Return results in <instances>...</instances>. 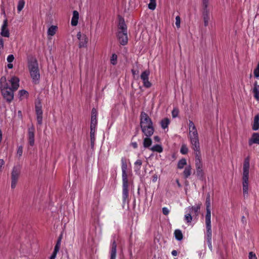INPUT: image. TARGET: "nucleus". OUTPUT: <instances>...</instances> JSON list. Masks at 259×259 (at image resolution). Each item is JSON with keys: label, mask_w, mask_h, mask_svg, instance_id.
I'll use <instances>...</instances> for the list:
<instances>
[{"label": "nucleus", "mask_w": 259, "mask_h": 259, "mask_svg": "<svg viewBox=\"0 0 259 259\" xmlns=\"http://www.w3.org/2000/svg\"><path fill=\"white\" fill-rule=\"evenodd\" d=\"M9 82L11 84V87L5 76H2L0 79V89L2 95L9 103L13 100L14 92L17 90L19 87V79L16 76H13L9 80Z\"/></svg>", "instance_id": "obj_1"}, {"label": "nucleus", "mask_w": 259, "mask_h": 259, "mask_svg": "<svg viewBox=\"0 0 259 259\" xmlns=\"http://www.w3.org/2000/svg\"><path fill=\"white\" fill-rule=\"evenodd\" d=\"M121 169H122V198L123 201L125 202L128 197V180L126 170L127 165L126 160L125 157H122L121 159Z\"/></svg>", "instance_id": "obj_2"}, {"label": "nucleus", "mask_w": 259, "mask_h": 259, "mask_svg": "<svg viewBox=\"0 0 259 259\" xmlns=\"http://www.w3.org/2000/svg\"><path fill=\"white\" fill-rule=\"evenodd\" d=\"M117 37L120 45L124 46L127 44V28L124 19L122 17L119 19Z\"/></svg>", "instance_id": "obj_3"}, {"label": "nucleus", "mask_w": 259, "mask_h": 259, "mask_svg": "<svg viewBox=\"0 0 259 259\" xmlns=\"http://www.w3.org/2000/svg\"><path fill=\"white\" fill-rule=\"evenodd\" d=\"M28 67L33 82L36 83L40 78L39 70L36 59L33 58L29 61Z\"/></svg>", "instance_id": "obj_4"}, {"label": "nucleus", "mask_w": 259, "mask_h": 259, "mask_svg": "<svg viewBox=\"0 0 259 259\" xmlns=\"http://www.w3.org/2000/svg\"><path fill=\"white\" fill-rule=\"evenodd\" d=\"M249 169V159L247 157L245 159L243 167V191L244 194H248V177Z\"/></svg>", "instance_id": "obj_5"}, {"label": "nucleus", "mask_w": 259, "mask_h": 259, "mask_svg": "<svg viewBox=\"0 0 259 259\" xmlns=\"http://www.w3.org/2000/svg\"><path fill=\"white\" fill-rule=\"evenodd\" d=\"M189 138L192 146H195V147H197L196 145H200L198 134L194 122L190 120H189Z\"/></svg>", "instance_id": "obj_6"}, {"label": "nucleus", "mask_w": 259, "mask_h": 259, "mask_svg": "<svg viewBox=\"0 0 259 259\" xmlns=\"http://www.w3.org/2000/svg\"><path fill=\"white\" fill-rule=\"evenodd\" d=\"M206 205V214H205V224H211V209H210V194L208 193L206 198L205 201Z\"/></svg>", "instance_id": "obj_7"}, {"label": "nucleus", "mask_w": 259, "mask_h": 259, "mask_svg": "<svg viewBox=\"0 0 259 259\" xmlns=\"http://www.w3.org/2000/svg\"><path fill=\"white\" fill-rule=\"evenodd\" d=\"M35 111L36 114V120L37 124L41 125L42 123V106L40 100H38L37 102L35 103Z\"/></svg>", "instance_id": "obj_8"}, {"label": "nucleus", "mask_w": 259, "mask_h": 259, "mask_svg": "<svg viewBox=\"0 0 259 259\" xmlns=\"http://www.w3.org/2000/svg\"><path fill=\"white\" fill-rule=\"evenodd\" d=\"M192 146V148L195 152V167L196 168L202 167V162L201 160V155L200 151V145Z\"/></svg>", "instance_id": "obj_9"}, {"label": "nucleus", "mask_w": 259, "mask_h": 259, "mask_svg": "<svg viewBox=\"0 0 259 259\" xmlns=\"http://www.w3.org/2000/svg\"><path fill=\"white\" fill-rule=\"evenodd\" d=\"M20 174V169L16 166H14L13 168L12 171V176H11V179H12V182H11V188L12 189H14L16 186V184L18 180V178L19 177V175Z\"/></svg>", "instance_id": "obj_10"}, {"label": "nucleus", "mask_w": 259, "mask_h": 259, "mask_svg": "<svg viewBox=\"0 0 259 259\" xmlns=\"http://www.w3.org/2000/svg\"><path fill=\"white\" fill-rule=\"evenodd\" d=\"M150 73L149 70H146L141 73L140 76L143 82V85L146 88H150L152 86V83L149 81Z\"/></svg>", "instance_id": "obj_11"}, {"label": "nucleus", "mask_w": 259, "mask_h": 259, "mask_svg": "<svg viewBox=\"0 0 259 259\" xmlns=\"http://www.w3.org/2000/svg\"><path fill=\"white\" fill-rule=\"evenodd\" d=\"M153 122L148 115L145 112H141L140 114V125L142 126L143 125H147L149 124H153Z\"/></svg>", "instance_id": "obj_12"}, {"label": "nucleus", "mask_w": 259, "mask_h": 259, "mask_svg": "<svg viewBox=\"0 0 259 259\" xmlns=\"http://www.w3.org/2000/svg\"><path fill=\"white\" fill-rule=\"evenodd\" d=\"M142 133L146 137H151L154 132V128L153 124H149L140 126Z\"/></svg>", "instance_id": "obj_13"}, {"label": "nucleus", "mask_w": 259, "mask_h": 259, "mask_svg": "<svg viewBox=\"0 0 259 259\" xmlns=\"http://www.w3.org/2000/svg\"><path fill=\"white\" fill-rule=\"evenodd\" d=\"M34 132L35 129L33 125L28 129V143L31 146H33L34 145Z\"/></svg>", "instance_id": "obj_14"}, {"label": "nucleus", "mask_w": 259, "mask_h": 259, "mask_svg": "<svg viewBox=\"0 0 259 259\" xmlns=\"http://www.w3.org/2000/svg\"><path fill=\"white\" fill-rule=\"evenodd\" d=\"M77 38L79 40V48H84L86 47L88 44V39L87 36L84 34L82 35L80 32H79L77 34Z\"/></svg>", "instance_id": "obj_15"}, {"label": "nucleus", "mask_w": 259, "mask_h": 259, "mask_svg": "<svg viewBox=\"0 0 259 259\" xmlns=\"http://www.w3.org/2000/svg\"><path fill=\"white\" fill-rule=\"evenodd\" d=\"M206 239L209 248H212V245H211L212 231H211V224L206 225Z\"/></svg>", "instance_id": "obj_16"}, {"label": "nucleus", "mask_w": 259, "mask_h": 259, "mask_svg": "<svg viewBox=\"0 0 259 259\" xmlns=\"http://www.w3.org/2000/svg\"><path fill=\"white\" fill-rule=\"evenodd\" d=\"M8 20L6 19L4 20L1 28V34L2 36L6 37H9L10 36V32L8 28Z\"/></svg>", "instance_id": "obj_17"}, {"label": "nucleus", "mask_w": 259, "mask_h": 259, "mask_svg": "<svg viewBox=\"0 0 259 259\" xmlns=\"http://www.w3.org/2000/svg\"><path fill=\"white\" fill-rule=\"evenodd\" d=\"M113 240L111 244V248L110 250V259H116V251H117V244L115 240V236L114 237Z\"/></svg>", "instance_id": "obj_18"}, {"label": "nucleus", "mask_w": 259, "mask_h": 259, "mask_svg": "<svg viewBox=\"0 0 259 259\" xmlns=\"http://www.w3.org/2000/svg\"><path fill=\"white\" fill-rule=\"evenodd\" d=\"M202 17L204 20V25L206 27L208 25L209 20V10L207 8H203L202 11Z\"/></svg>", "instance_id": "obj_19"}, {"label": "nucleus", "mask_w": 259, "mask_h": 259, "mask_svg": "<svg viewBox=\"0 0 259 259\" xmlns=\"http://www.w3.org/2000/svg\"><path fill=\"white\" fill-rule=\"evenodd\" d=\"M97 111L96 108H93L92 110L91 125L90 126H96L97 124Z\"/></svg>", "instance_id": "obj_20"}, {"label": "nucleus", "mask_w": 259, "mask_h": 259, "mask_svg": "<svg viewBox=\"0 0 259 259\" xmlns=\"http://www.w3.org/2000/svg\"><path fill=\"white\" fill-rule=\"evenodd\" d=\"M253 144H259V133H253L251 138L249 139L248 145L251 146Z\"/></svg>", "instance_id": "obj_21"}, {"label": "nucleus", "mask_w": 259, "mask_h": 259, "mask_svg": "<svg viewBox=\"0 0 259 259\" xmlns=\"http://www.w3.org/2000/svg\"><path fill=\"white\" fill-rule=\"evenodd\" d=\"M252 93L253 94L254 98L257 101H259V84H257V82L256 81H255L253 83Z\"/></svg>", "instance_id": "obj_22"}, {"label": "nucleus", "mask_w": 259, "mask_h": 259, "mask_svg": "<svg viewBox=\"0 0 259 259\" xmlns=\"http://www.w3.org/2000/svg\"><path fill=\"white\" fill-rule=\"evenodd\" d=\"M79 18V13L78 12L74 10L73 12V16L71 21V24L73 26H75L77 25L78 23V20Z\"/></svg>", "instance_id": "obj_23"}, {"label": "nucleus", "mask_w": 259, "mask_h": 259, "mask_svg": "<svg viewBox=\"0 0 259 259\" xmlns=\"http://www.w3.org/2000/svg\"><path fill=\"white\" fill-rule=\"evenodd\" d=\"M252 128L253 131H257L259 128V114H256L254 117Z\"/></svg>", "instance_id": "obj_24"}, {"label": "nucleus", "mask_w": 259, "mask_h": 259, "mask_svg": "<svg viewBox=\"0 0 259 259\" xmlns=\"http://www.w3.org/2000/svg\"><path fill=\"white\" fill-rule=\"evenodd\" d=\"M196 176L198 179L203 181L204 177V174L202 169V167L196 168Z\"/></svg>", "instance_id": "obj_25"}, {"label": "nucleus", "mask_w": 259, "mask_h": 259, "mask_svg": "<svg viewBox=\"0 0 259 259\" xmlns=\"http://www.w3.org/2000/svg\"><path fill=\"white\" fill-rule=\"evenodd\" d=\"M170 123V120L168 118H164L160 121V125L163 129H165Z\"/></svg>", "instance_id": "obj_26"}, {"label": "nucleus", "mask_w": 259, "mask_h": 259, "mask_svg": "<svg viewBox=\"0 0 259 259\" xmlns=\"http://www.w3.org/2000/svg\"><path fill=\"white\" fill-rule=\"evenodd\" d=\"M150 137H146L143 140V146L145 148H149L152 144V140Z\"/></svg>", "instance_id": "obj_27"}, {"label": "nucleus", "mask_w": 259, "mask_h": 259, "mask_svg": "<svg viewBox=\"0 0 259 259\" xmlns=\"http://www.w3.org/2000/svg\"><path fill=\"white\" fill-rule=\"evenodd\" d=\"M58 27L57 26L52 25L48 29L47 33L49 35L53 36L55 34Z\"/></svg>", "instance_id": "obj_28"}, {"label": "nucleus", "mask_w": 259, "mask_h": 259, "mask_svg": "<svg viewBox=\"0 0 259 259\" xmlns=\"http://www.w3.org/2000/svg\"><path fill=\"white\" fill-rule=\"evenodd\" d=\"M191 166L190 165L186 166L185 168V169L183 171L184 177L185 179L188 178L191 175Z\"/></svg>", "instance_id": "obj_29"}, {"label": "nucleus", "mask_w": 259, "mask_h": 259, "mask_svg": "<svg viewBox=\"0 0 259 259\" xmlns=\"http://www.w3.org/2000/svg\"><path fill=\"white\" fill-rule=\"evenodd\" d=\"M174 235L176 239L177 240L181 241L183 239V235L182 231L180 230H176L174 232Z\"/></svg>", "instance_id": "obj_30"}, {"label": "nucleus", "mask_w": 259, "mask_h": 259, "mask_svg": "<svg viewBox=\"0 0 259 259\" xmlns=\"http://www.w3.org/2000/svg\"><path fill=\"white\" fill-rule=\"evenodd\" d=\"M153 152L161 153L163 151V148L161 145L156 144L150 149Z\"/></svg>", "instance_id": "obj_31"}, {"label": "nucleus", "mask_w": 259, "mask_h": 259, "mask_svg": "<svg viewBox=\"0 0 259 259\" xmlns=\"http://www.w3.org/2000/svg\"><path fill=\"white\" fill-rule=\"evenodd\" d=\"M28 94V92L25 90H20L18 92L19 98L20 100H22L24 97L27 98Z\"/></svg>", "instance_id": "obj_32"}, {"label": "nucleus", "mask_w": 259, "mask_h": 259, "mask_svg": "<svg viewBox=\"0 0 259 259\" xmlns=\"http://www.w3.org/2000/svg\"><path fill=\"white\" fill-rule=\"evenodd\" d=\"M200 209V207L199 206H192L191 207L189 208V212L192 214H194L196 216H197Z\"/></svg>", "instance_id": "obj_33"}, {"label": "nucleus", "mask_w": 259, "mask_h": 259, "mask_svg": "<svg viewBox=\"0 0 259 259\" xmlns=\"http://www.w3.org/2000/svg\"><path fill=\"white\" fill-rule=\"evenodd\" d=\"M187 162L185 158H182L180 159L178 163V168L179 169H182L184 166L186 165Z\"/></svg>", "instance_id": "obj_34"}, {"label": "nucleus", "mask_w": 259, "mask_h": 259, "mask_svg": "<svg viewBox=\"0 0 259 259\" xmlns=\"http://www.w3.org/2000/svg\"><path fill=\"white\" fill-rule=\"evenodd\" d=\"M25 5V2L24 0H19L17 6V10L18 12H21L23 9Z\"/></svg>", "instance_id": "obj_35"}, {"label": "nucleus", "mask_w": 259, "mask_h": 259, "mask_svg": "<svg viewBox=\"0 0 259 259\" xmlns=\"http://www.w3.org/2000/svg\"><path fill=\"white\" fill-rule=\"evenodd\" d=\"M62 238V235H60V236L58 237V238L57 239L56 244L54 247V249L58 250V251L59 250L60 246H61V242Z\"/></svg>", "instance_id": "obj_36"}, {"label": "nucleus", "mask_w": 259, "mask_h": 259, "mask_svg": "<svg viewBox=\"0 0 259 259\" xmlns=\"http://www.w3.org/2000/svg\"><path fill=\"white\" fill-rule=\"evenodd\" d=\"M96 126H90V137L91 140H95V132Z\"/></svg>", "instance_id": "obj_37"}, {"label": "nucleus", "mask_w": 259, "mask_h": 259, "mask_svg": "<svg viewBox=\"0 0 259 259\" xmlns=\"http://www.w3.org/2000/svg\"><path fill=\"white\" fill-rule=\"evenodd\" d=\"M156 0H150V3L148 4V8L150 10H155L156 8Z\"/></svg>", "instance_id": "obj_38"}, {"label": "nucleus", "mask_w": 259, "mask_h": 259, "mask_svg": "<svg viewBox=\"0 0 259 259\" xmlns=\"http://www.w3.org/2000/svg\"><path fill=\"white\" fill-rule=\"evenodd\" d=\"M180 152L182 154H186L188 152V148L185 144H183L181 146Z\"/></svg>", "instance_id": "obj_39"}, {"label": "nucleus", "mask_w": 259, "mask_h": 259, "mask_svg": "<svg viewBox=\"0 0 259 259\" xmlns=\"http://www.w3.org/2000/svg\"><path fill=\"white\" fill-rule=\"evenodd\" d=\"M117 56L115 54H113L111 57L110 62L113 65H116L117 64Z\"/></svg>", "instance_id": "obj_40"}, {"label": "nucleus", "mask_w": 259, "mask_h": 259, "mask_svg": "<svg viewBox=\"0 0 259 259\" xmlns=\"http://www.w3.org/2000/svg\"><path fill=\"white\" fill-rule=\"evenodd\" d=\"M179 113V110L178 108H174L171 112L172 118L177 117Z\"/></svg>", "instance_id": "obj_41"}, {"label": "nucleus", "mask_w": 259, "mask_h": 259, "mask_svg": "<svg viewBox=\"0 0 259 259\" xmlns=\"http://www.w3.org/2000/svg\"><path fill=\"white\" fill-rule=\"evenodd\" d=\"M191 213H187L185 215V219L187 223H191L192 221Z\"/></svg>", "instance_id": "obj_42"}, {"label": "nucleus", "mask_w": 259, "mask_h": 259, "mask_svg": "<svg viewBox=\"0 0 259 259\" xmlns=\"http://www.w3.org/2000/svg\"><path fill=\"white\" fill-rule=\"evenodd\" d=\"M135 165L136 166L138 167V170H139L141 168V166L142 164V161L141 159H138L135 162Z\"/></svg>", "instance_id": "obj_43"}, {"label": "nucleus", "mask_w": 259, "mask_h": 259, "mask_svg": "<svg viewBox=\"0 0 259 259\" xmlns=\"http://www.w3.org/2000/svg\"><path fill=\"white\" fill-rule=\"evenodd\" d=\"M181 18L179 16H177L176 18V25L177 28L180 27Z\"/></svg>", "instance_id": "obj_44"}, {"label": "nucleus", "mask_w": 259, "mask_h": 259, "mask_svg": "<svg viewBox=\"0 0 259 259\" xmlns=\"http://www.w3.org/2000/svg\"><path fill=\"white\" fill-rule=\"evenodd\" d=\"M248 257H249V259H257V257L256 256V255L255 254V253H254L252 251H251L249 253Z\"/></svg>", "instance_id": "obj_45"}, {"label": "nucleus", "mask_w": 259, "mask_h": 259, "mask_svg": "<svg viewBox=\"0 0 259 259\" xmlns=\"http://www.w3.org/2000/svg\"><path fill=\"white\" fill-rule=\"evenodd\" d=\"M14 60V56L13 55H10L8 56L7 57V61L9 62V63H11Z\"/></svg>", "instance_id": "obj_46"}, {"label": "nucleus", "mask_w": 259, "mask_h": 259, "mask_svg": "<svg viewBox=\"0 0 259 259\" xmlns=\"http://www.w3.org/2000/svg\"><path fill=\"white\" fill-rule=\"evenodd\" d=\"M58 252H59L58 250L54 249V251L50 258H51L52 259H55V258L56 257L57 254Z\"/></svg>", "instance_id": "obj_47"}, {"label": "nucleus", "mask_w": 259, "mask_h": 259, "mask_svg": "<svg viewBox=\"0 0 259 259\" xmlns=\"http://www.w3.org/2000/svg\"><path fill=\"white\" fill-rule=\"evenodd\" d=\"M208 5V0H202L203 8H207Z\"/></svg>", "instance_id": "obj_48"}, {"label": "nucleus", "mask_w": 259, "mask_h": 259, "mask_svg": "<svg viewBox=\"0 0 259 259\" xmlns=\"http://www.w3.org/2000/svg\"><path fill=\"white\" fill-rule=\"evenodd\" d=\"M169 212V211L167 208H166V207L162 208V213L163 214L167 215L168 214Z\"/></svg>", "instance_id": "obj_49"}, {"label": "nucleus", "mask_w": 259, "mask_h": 259, "mask_svg": "<svg viewBox=\"0 0 259 259\" xmlns=\"http://www.w3.org/2000/svg\"><path fill=\"white\" fill-rule=\"evenodd\" d=\"M253 73L255 77L258 78L259 77V70H258L256 68L254 69L253 71Z\"/></svg>", "instance_id": "obj_50"}, {"label": "nucleus", "mask_w": 259, "mask_h": 259, "mask_svg": "<svg viewBox=\"0 0 259 259\" xmlns=\"http://www.w3.org/2000/svg\"><path fill=\"white\" fill-rule=\"evenodd\" d=\"M23 149L21 146L19 147L17 150V154L21 156L22 154Z\"/></svg>", "instance_id": "obj_51"}, {"label": "nucleus", "mask_w": 259, "mask_h": 259, "mask_svg": "<svg viewBox=\"0 0 259 259\" xmlns=\"http://www.w3.org/2000/svg\"><path fill=\"white\" fill-rule=\"evenodd\" d=\"M4 47V41L3 39L0 37V50L3 49Z\"/></svg>", "instance_id": "obj_52"}, {"label": "nucleus", "mask_w": 259, "mask_h": 259, "mask_svg": "<svg viewBox=\"0 0 259 259\" xmlns=\"http://www.w3.org/2000/svg\"><path fill=\"white\" fill-rule=\"evenodd\" d=\"M131 144L134 149H136L138 148V144L137 142H132Z\"/></svg>", "instance_id": "obj_53"}, {"label": "nucleus", "mask_w": 259, "mask_h": 259, "mask_svg": "<svg viewBox=\"0 0 259 259\" xmlns=\"http://www.w3.org/2000/svg\"><path fill=\"white\" fill-rule=\"evenodd\" d=\"M154 140L156 142H159L160 141V138L158 136H155L154 137Z\"/></svg>", "instance_id": "obj_54"}, {"label": "nucleus", "mask_w": 259, "mask_h": 259, "mask_svg": "<svg viewBox=\"0 0 259 259\" xmlns=\"http://www.w3.org/2000/svg\"><path fill=\"white\" fill-rule=\"evenodd\" d=\"M157 175L155 174L152 177V181L155 182L157 181Z\"/></svg>", "instance_id": "obj_55"}, {"label": "nucleus", "mask_w": 259, "mask_h": 259, "mask_svg": "<svg viewBox=\"0 0 259 259\" xmlns=\"http://www.w3.org/2000/svg\"><path fill=\"white\" fill-rule=\"evenodd\" d=\"M241 221L243 224H246V221L245 219V217L244 215H243L241 218Z\"/></svg>", "instance_id": "obj_56"}, {"label": "nucleus", "mask_w": 259, "mask_h": 259, "mask_svg": "<svg viewBox=\"0 0 259 259\" xmlns=\"http://www.w3.org/2000/svg\"><path fill=\"white\" fill-rule=\"evenodd\" d=\"M95 141V140H91V148L92 149L94 148Z\"/></svg>", "instance_id": "obj_57"}, {"label": "nucleus", "mask_w": 259, "mask_h": 259, "mask_svg": "<svg viewBox=\"0 0 259 259\" xmlns=\"http://www.w3.org/2000/svg\"><path fill=\"white\" fill-rule=\"evenodd\" d=\"M171 254L173 255V256H177V254H178V252H177V251L176 250H174L172 251L171 252Z\"/></svg>", "instance_id": "obj_58"}, {"label": "nucleus", "mask_w": 259, "mask_h": 259, "mask_svg": "<svg viewBox=\"0 0 259 259\" xmlns=\"http://www.w3.org/2000/svg\"><path fill=\"white\" fill-rule=\"evenodd\" d=\"M7 67L9 69H12L13 67V65L11 63H9L8 65H7Z\"/></svg>", "instance_id": "obj_59"}, {"label": "nucleus", "mask_w": 259, "mask_h": 259, "mask_svg": "<svg viewBox=\"0 0 259 259\" xmlns=\"http://www.w3.org/2000/svg\"><path fill=\"white\" fill-rule=\"evenodd\" d=\"M5 162L4 160L2 159H0V167H2L3 165H4Z\"/></svg>", "instance_id": "obj_60"}, {"label": "nucleus", "mask_w": 259, "mask_h": 259, "mask_svg": "<svg viewBox=\"0 0 259 259\" xmlns=\"http://www.w3.org/2000/svg\"><path fill=\"white\" fill-rule=\"evenodd\" d=\"M176 182L178 185V186L179 187V188H181L182 187V185L181 184H180V182H179V180L178 179H177L176 180Z\"/></svg>", "instance_id": "obj_61"}, {"label": "nucleus", "mask_w": 259, "mask_h": 259, "mask_svg": "<svg viewBox=\"0 0 259 259\" xmlns=\"http://www.w3.org/2000/svg\"><path fill=\"white\" fill-rule=\"evenodd\" d=\"M132 72L133 75H135L136 74V71L134 69L132 70Z\"/></svg>", "instance_id": "obj_62"}, {"label": "nucleus", "mask_w": 259, "mask_h": 259, "mask_svg": "<svg viewBox=\"0 0 259 259\" xmlns=\"http://www.w3.org/2000/svg\"><path fill=\"white\" fill-rule=\"evenodd\" d=\"M256 68L258 70H259V62L258 63Z\"/></svg>", "instance_id": "obj_63"}, {"label": "nucleus", "mask_w": 259, "mask_h": 259, "mask_svg": "<svg viewBox=\"0 0 259 259\" xmlns=\"http://www.w3.org/2000/svg\"><path fill=\"white\" fill-rule=\"evenodd\" d=\"M175 259H178V258H175Z\"/></svg>", "instance_id": "obj_64"}]
</instances>
